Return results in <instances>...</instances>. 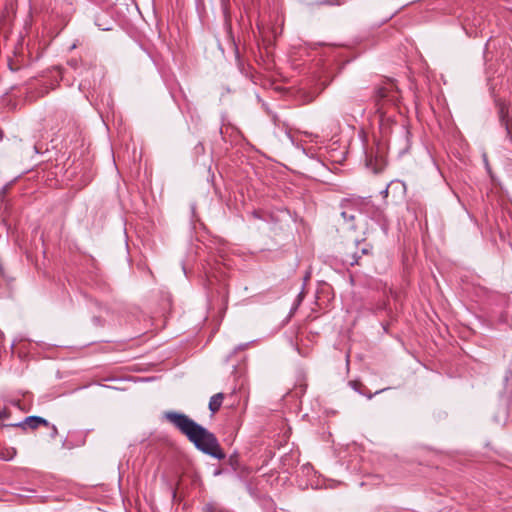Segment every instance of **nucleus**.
<instances>
[{
  "label": "nucleus",
  "mask_w": 512,
  "mask_h": 512,
  "mask_svg": "<svg viewBox=\"0 0 512 512\" xmlns=\"http://www.w3.org/2000/svg\"><path fill=\"white\" fill-rule=\"evenodd\" d=\"M499 121H500V125L506 131V137L510 141H512V127L510 125V120L508 117V110L504 105H501V107L499 109Z\"/></svg>",
  "instance_id": "nucleus-5"
},
{
  "label": "nucleus",
  "mask_w": 512,
  "mask_h": 512,
  "mask_svg": "<svg viewBox=\"0 0 512 512\" xmlns=\"http://www.w3.org/2000/svg\"><path fill=\"white\" fill-rule=\"evenodd\" d=\"M231 464L235 463V460H233V457H230Z\"/></svg>",
  "instance_id": "nucleus-17"
},
{
  "label": "nucleus",
  "mask_w": 512,
  "mask_h": 512,
  "mask_svg": "<svg viewBox=\"0 0 512 512\" xmlns=\"http://www.w3.org/2000/svg\"><path fill=\"white\" fill-rule=\"evenodd\" d=\"M231 464L235 463V460H233V457H230Z\"/></svg>",
  "instance_id": "nucleus-16"
},
{
  "label": "nucleus",
  "mask_w": 512,
  "mask_h": 512,
  "mask_svg": "<svg viewBox=\"0 0 512 512\" xmlns=\"http://www.w3.org/2000/svg\"><path fill=\"white\" fill-rule=\"evenodd\" d=\"M361 254L354 250L353 246L347 247V251L342 256V262L346 265L353 266L359 263Z\"/></svg>",
  "instance_id": "nucleus-7"
},
{
  "label": "nucleus",
  "mask_w": 512,
  "mask_h": 512,
  "mask_svg": "<svg viewBox=\"0 0 512 512\" xmlns=\"http://www.w3.org/2000/svg\"><path fill=\"white\" fill-rule=\"evenodd\" d=\"M365 202L359 197L345 198L340 203V215L350 229H355L356 218L362 214Z\"/></svg>",
  "instance_id": "nucleus-3"
},
{
  "label": "nucleus",
  "mask_w": 512,
  "mask_h": 512,
  "mask_svg": "<svg viewBox=\"0 0 512 512\" xmlns=\"http://www.w3.org/2000/svg\"><path fill=\"white\" fill-rule=\"evenodd\" d=\"M223 399H224L223 393H217V394L213 395L209 401V410L212 413H216L220 409Z\"/></svg>",
  "instance_id": "nucleus-8"
},
{
  "label": "nucleus",
  "mask_w": 512,
  "mask_h": 512,
  "mask_svg": "<svg viewBox=\"0 0 512 512\" xmlns=\"http://www.w3.org/2000/svg\"><path fill=\"white\" fill-rule=\"evenodd\" d=\"M4 137V132L3 130L0 128V141L3 139Z\"/></svg>",
  "instance_id": "nucleus-14"
},
{
  "label": "nucleus",
  "mask_w": 512,
  "mask_h": 512,
  "mask_svg": "<svg viewBox=\"0 0 512 512\" xmlns=\"http://www.w3.org/2000/svg\"><path fill=\"white\" fill-rule=\"evenodd\" d=\"M366 165L371 168L374 172L379 171L384 165V157L383 155H375V157L371 153L366 154Z\"/></svg>",
  "instance_id": "nucleus-6"
},
{
  "label": "nucleus",
  "mask_w": 512,
  "mask_h": 512,
  "mask_svg": "<svg viewBox=\"0 0 512 512\" xmlns=\"http://www.w3.org/2000/svg\"><path fill=\"white\" fill-rule=\"evenodd\" d=\"M375 105L377 107L376 112L379 115L380 129L383 133H387L388 125L392 122L390 116H386V112L383 110L384 105L391 104L396 105L399 100V93L395 83L392 80H387L376 88L375 91Z\"/></svg>",
  "instance_id": "nucleus-2"
},
{
  "label": "nucleus",
  "mask_w": 512,
  "mask_h": 512,
  "mask_svg": "<svg viewBox=\"0 0 512 512\" xmlns=\"http://www.w3.org/2000/svg\"><path fill=\"white\" fill-rule=\"evenodd\" d=\"M10 416V412L6 406L0 405V420L7 419Z\"/></svg>",
  "instance_id": "nucleus-11"
},
{
  "label": "nucleus",
  "mask_w": 512,
  "mask_h": 512,
  "mask_svg": "<svg viewBox=\"0 0 512 512\" xmlns=\"http://www.w3.org/2000/svg\"><path fill=\"white\" fill-rule=\"evenodd\" d=\"M52 433H53V435L57 434V428L55 426H53Z\"/></svg>",
  "instance_id": "nucleus-15"
},
{
  "label": "nucleus",
  "mask_w": 512,
  "mask_h": 512,
  "mask_svg": "<svg viewBox=\"0 0 512 512\" xmlns=\"http://www.w3.org/2000/svg\"><path fill=\"white\" fill-rule=\"evenodd\" d=\"M349 384H350V386H351L354 390H356V391L360 392V390H359V386H361V383H359V382H357V381H351Z\"/></svg>",
  "instance_id": "nucleus-12"
},
{
  "label": "nucleus",
  "mask_w": 512,
  "mask_h": 512,
  "mask_svg": "<svg viewBox=\"0 0 512 512\" xmlns=\"http://www.w3.org/2000/svg\"><path fill=\"white\" fill-rule=\"evenodd\" d=\"M164 418L185 435L198 450L216 459L225 458L216 436L187 415L168 411L164 413Z\"/></svg>",
  "instance_id": "nucleus-1"
},
{
  "label": "nucleus",
  "mask_w": 512,
  "mask_h": 512,
  "mask_svg": "<svg viewBox=\"0 0 512 512\" xmlns=\"http://www.w3.org/2000/svg\"><path fill=\"white\" fill-rule=\"evenodd\" d=\"M203 511L204 512H231L216 502H210V503L205 504L203 507Z\"/></svg>",
  "instance_id": "nucleus-9"
},
{
  "label": "nucleus",
  "mask_w": 512,
  "mask_h": 512,
  "mask_svg": "<svg viewBox=\"0 0 512 512\" xmlns=\"http://www.w3.org/2000/svg\"><path fill=\"white\" fill-rule=\"evenodd\" d=\"M368 253V249L363 247L361 248V254H367Z\"/></svg>",
  "instance_id": "nucleus-13"
},
{
  "label": "nucleus",
  "mask_w": 512,
  "mask_h": 512,
  "mask_svg": "<svg viewBox=\"0 0 512 512\" xmlns=\"http://www.w3.org/2000/svg\"><path fill=\"white\" fill-rule=\"evenodd\" d=\"M16 455V449L15 448H9L6 450V453H1L0 458L4 460H11Z\"/></svg>",
  "instance_id": "nucleus-10"
},
{
  "label": "nucleus",
  "mask_w": 512,
  "mask_h": 512,
  "mask_svg": "<svg viewBox=\"0 0 512 512\" xmlns=\"http://www.w3.org/2000/svg\"><path fill=\"white\" fill-rule=\"evenodd\" d=\"M40 425L48 426L49 423L46 419H44L40 416H28L23 421L15 423V424H11L10 426L20 427L25 430L27 428L36 429Z\"/></svg>",
  "instance_id": "nucleus-4"
}]
</instances>
